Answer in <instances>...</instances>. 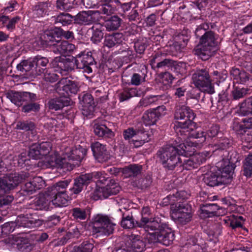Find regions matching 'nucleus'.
<instances>
[{"label": "nucleus", "instance_id": "obj_1", "mask_svg": "<svg viewBox=\"0 0 252 252\" xmlns=\"http://www.w3.org/2000/svg\"><path fill=\"white\" fill-rule=\"evenodd\" d=\"M209 29L208 23H203L198 26L195 35L200 37L199 44L194 50V54L202 60L206 61L211 57L217 46V37L212 31H206Z\"/></svg>", "mask_w": 252, "mask_h": 252}, {"label": "nucleus", "instance_id": "obj_2", "mask_svg": "<svg viewBox=\"0 0 252 252\" xmlns=\"http://www.w3.org/2000/svg\"><path fill=\"white\" fill-rule=\"evenodd\" d=\"M116 225L113 218L102 214L94 216L90 222L93 235L96 236L110 235L113 233Z\"/></svg>", "mask_w": 252, "mask_h": 252}, {"label": "nucleus", "instance_id": "obj_3", "mask_svg": "<svg viewBox=\"0 0 252 252\" xmlns=\"http://www.w3.org/2000/svg\"><path fill=\"white\" fill-rule=\"evenodd\" d=\"M195 117L193 111L185 105L177 106L174 114V119L176 120L174 125V129L177 133L182 135L184 129L193 126L192 122Z\"/></svg>", "mask_w": 252, "mask_h": 252}, {"label": "nucleus", "instance_id": "obj_4", "mask_svg": "<svg viewBox=\"0 0 252 252\" xmlns=\"http://www.w3.org/2000/svg\"><path fill=\"white\" fill-rule=\"evenodd\" d=\"M157 155L164 168L173 170L178 164L182 163V160L178 155L177 147L168 144L159 149Z\"/></svg>", "mask_w": 252, "mask_h": 252}, {"label": "nucleus", "instance_id": "obj_5", "mask_svg": "<svg viewBox=\"0 0 252 252\" xmlns=\"http://www.w3.org/2000/svg\"><path fill=\"white\" fill-rule=\"evenodd\" d=\"M193 211L190 205L188 203H179L171 208L172 218L178 223L185 225L191 221Z\"/></svg>", "mask_w": 252, "mask_h": 252}, {"label": "nucleus", "instance_id": "obj_6", "mask_svg": "<svg viewBox=\"0 0 252 252\" xmlns=\"http://www.w3.org/2000/svg\"><path fill=\"white\" fill-rule=\"evenodd\" d=\"M192 81L194 86L201 92L210 94L215 92L207 70L202 69L197 70L192 75Z\"/></svg>", "mask_w": 252, "mask_h": 252}, {"label": "nucleus", "instance_id": "obj_7", "mask_svg": "<svg viewBox=\"0 0 252 252\" xmlns=\"http://www.w3.org/2000/svg\"><path fill=\"white\" fill-rule=\"evenodd\" d=\"M44 165L47 168L56 167L64 172L72 170L73 163L67 161L65 157L61 158L57 152L50 153L44 156Z\"/></svg>", "mask_w": 252, "mask_h": 252}, {"label": "nucleus", "instance_id": "obj_8", "mask_svg": "<svg viewBox=\"0 0 252 252\" xmlns=\"http://www.w3.org/2000/svg\"><path fill=\"white\" fill-rule=\"evenodd\" d=\"M218 169L216 171L221 184H228L231 182L233 179V174L235 165L230 162L229 160L223 159L219 162L217 166Z\"/></svg>", "mask_w": 252, "mask_h": 252}, {"label": "nucleus", "instance_id": "obj_9", "mask_svg": "<svg viewBox=\"0 0 252 252\" xmlns=\"http://www.w3.org/2000/svg\"><path fill=\"white\" fill-rule=\"evenodd\" d=\"M174 239V232L166 224L161 225L158 232L150 234L149 237V240L151 243L159 242L165 246L171 245Z\"/></svg>", "mask_w": 252, "mask_h": 252}, {"label": "nucleus", "instance_id": "obj_10", "mask_svg": "<svg viewBox=\"0 0 252 252\" xmlns=\"http://www.w3.org/2000/svg\"><path fill=\"white\" fill-rule=\"evenodd\" d=\"M121 187L115 180L109 179L108 182L104 187L96 188L92 197L95 200L106 198L110 195H115L119 192Z\"/></svg>", "mask_w": 252, "mask_h": 252}, {"label": "nucleus", "instance_id": "obj_11", "mask_svg": "<svg viewBox=\"0 0 252 252\" xmlns=\"http://www.w3.org/2000/svg\"><path fill=\"white\" fill-rule=\"evenodd\" d=\"M22 177L18 173L10 174L0 178V195L8 193L22 181Z\"/></svg>", "mask_w": 252, "mask_h": 252}, {"label": "nucleus", "instance_id": "obj_12", "mask_svg": "<svg viewBox=\"0 0 252 252\" xmlns=\"http://www.w3.org/2000/svg\"><path fill=\"white\" fill-rule=\"evenodd\" d=\"M6 97L18 106L22 105L25 102L34 101L36 100V95L34 94L28 92L20 93L14 91L7 92Z\"/></svg>", "mask_w": 252, "mask_h": 252}, {"label": "nucleus", "instance_id": "obj_13", "mask_svg": "<svg viewBox=\"0 0 252 252\" xmlns=\"http://www.w3.org/2000/svg\"><path fill=\"white\" fill-rule=\"evenodd\" d=\"M15 222L17 227L34 228L42 224V221L38 219V216L32 214L19 215Z\"/></svg>", "mask_w": 252, "mask_h": 252}, {"label": "nucleus", "instance_id": "obj_14", "mask_svg": "<svg viewBox=\"0 0 252 252\" xmlns=\"http://www.w3.org/2000/svg\"><path fill=\"white\" fill-rule=\"evenodd\" d=\"M51 149V145L50 142L35 143L30 147L28 155L29 157L35 159H40L47 156Z\"/></svg>", "mask_w": 252, "mask_h": 252}, {"label": "nucleus", "instance_id": "obj_15", "mask_svg": "<svg viewBox=\"0 0 252 252\" xmlns=\"http://www.w3.org/2000/svg\"><path fill=\"white\" fill-rule=\"evenodd\" d=\"M56 91L64 95L70 94H75L77 93L79 88L77 84L67 78H62L56 84Z\"/></svg>", "mask_w": 252, "mask_h": 252}, {"label": "nucleus", "instance_id": "obj_16", "mask_svg": "<svg viewBox=\"0 0 252 252\" xmlns=\"http://www.w3.org/2000/svg\"><path fill=\"white\" fill-rule=\"evenodd\" d=\"M166 108L164 105L157 107L155 109L146 111L143 115L142 121L146 126L156 124L159 117L165 114Z\"/></svg>", "mask_w": 252, "mask_h": 252}, {"label": "nucleus", "instance_id": "obj_17", "mask_svg": "<svg viewBox=\"0 0 252 252\" xmlns=\"http://www.w3.org/2000/svg\"><path fill=\"white\" fill-rule=\"evenodd\" d=\"M74 23L81 25H89L98 22V14L93 10L82 11L73 16Z\"/></svg>", "mask_w": 252, "mask_h": 252}, {"label": "nucleus", "instance_id": "obj_18", "mask_svg": "<svg viewBox=\"0 0 252 252\" xmlns=\"http://www.w3.org/2000/svg\"><path fill=\"white\" fill-rule=\"evenodd\" d=\"M94 59L92 55L89 53L79 54L75 60L77 67L84 69V71L87 73L92 72L93 70L91 65L94 64Z\"/></svg>", "mask_w": 252, "mask_h": 252}, {"label": "nucleus", "instance_id": "obj_19", "mask_svg": "<svg viewBox=\"0 0 252 252\" xmlns=\"http://www.w3.org/2000/svg\"><path fill=\"white\" fill-rule=\"evenodd\" d=\"M87 154V150L81 146L72 149L69 153H66L65 157L67 161L72 164V169L75 165L78 164L83 159Z\"/></svg>", "mask_w": 252, "mask_h": 252}, {"label": "nucleus", "instance_id": "obj_20", "mask_svg": "<svg viewBox=\"0 0 252 252\" xmlns=\"http://www.w3.org/2000/svg\"><path fill=\"white\" fill-rule=\"evenodd\" d=\"M91 148L95 158L99 162L106 161L110 158V154L105 145L95 142L91 144Z\"/></svg>", "mask_w": 252, "mask_h": 252}, {"label": "nucleus", "instance_id": "obj_21", "mask_svg": "<svg viewBox=\"0 0 252 252\" xmlns=\"http://www.w3.org/2000/svg\"><path fill=\"white\" fill-rule=\"evenodd\" d=\"M163 224H161L160 220L157 218H150V219L144 221H139L137 222V225L139 227H142L149 233V237L150 234L152 233H157L156 232H150V231H154L157 230L160 231V228Z\"/></svg>", "mask_w": 252, "mask_h": 252}, {"label": "nucleus", "instance_id": "obj_22", "mask_svg": "<svg viewBox=\"0 0 252 252\" xmlns=\"http://www.w3.org/2000/svg\"><path fill=\"white\" fill-rule=\"evenodd\" d=\"M54 68H58L62 71L68 72L73 69L74 63L67 59L65 56H59L54 58L51 62Z\"/></svg>", "mask_w": 252, "mask_h": 252}, {"label": "nucleus", "instance_id": "obj_23", "mask_svg": "<svg viewBox=\"0 0 252 252\" xmlns=\"http://www.w3.org/2000/svg\"><path fill=\"white\" fill-rule=\"evenodd\" d=\"M49 203H52L55 207H63L67 205L69 197L66 192L60 191L53 192L52 195L48 196Z\"/></svg>", "mask_w": 252, "mask_h": 252}, {"label": "nucleus", "instance_id": "obj_24", "mask_svg": "<svg viewBox=\"0 0 252 252\" xmlns=\"http://www.w3.org/2000/svg\"><path fill=\"white\" fill-rule=\"evenodd\" d=\"M82 113L86 117L93 115L94 111V101L92 95L90 94L83 95L81 100Z\"/></svg>", "mask_w": 252, "mask_h": 252}, {"label": "nucleus", "instance_id": "obj_25", "mask_svg": "<svg viewBox=\"0 0 252 252\" xmlns=\"http://www.w3.org/2000/svg\"><path fill=\"white\" fill-rule=\"evenodd\" d=\"M53 46V51L55 53L68 54L75 49L74 44L69 43L66 41H56V43L51 44Z\"/></svg>", "mask_w": 252, "mask_h": 252}, {"label": "nucleus", "instance_id": "obj_26", "mask_svg": "<svg viewBox=\"0 0 252 252\" xmlns=\"http://www.w3.org/2000/svg\"><path fill=\"white\" fill-rule=\"evenodd\" d=\"M112 0H101L100 1L97 7V10H94V12L98 14V21L100 18V14L110 15L113 14L116 7L112 4Z\"/></svg>", "mask_w": 252, "mask_h": 252}, {"label": "nucleus", "instance_id": "obj_27", "mask_svg": "<svg viewBox=\"0 0 252 252\" xmlns=\"http://www.w3.org/2000/svg\"><path fill=\"white\" fill-rule=\"evenodd\" d=\"M197 144L193 142H188L186 143H181L177 146L178 155L185 157L192 156L196 151L195 148Z\"/></svg>", "mask_w": 252, "mask_h": 252}, {"label": "nucleus", "instance_id": "obj_28", "mask_svg": "<svg viewBox=\"0 0 252 252\" xmlns=\"http://www.w3.org/2000/svg\"><path fill=\"white\" fill-rule=\"evenodd\" d=\"M129 239L130 246L127 247L128 249H130L133 252L143 251L145 248V244L140 235L132 234L129 237Z\"/></svg>", "mask_w": 252, "mask_h": 252}, {"label": "nucleus", "instance_id": "obj_29", "mask_svg": "<svg viewBox=\"0 0 252 252\" xmlns=\"http://www.w3.org/2000/svg\"><path fill=\"white\" fill-rule=\"evenodd\" d=\"M195 126V125L194 123L193 126H190L189 128L184 129L185 131H182V134H184L190 138L199 139V141L200 142V143L204 142L207 139L205 132L202 130L194 129Z\"/></svg>", "mask_w": 252, "mask_h": 252}, {"label": "nucleus", "instance_id": "obj_30", "mask_svg": "<svg viewBox=\"0 0 252 252\" xmlns=\"http://www.w3.org/2000/svg\"><path fill=\"white\" fill-rule=\"evenodd\" d=\"M219 209V206L216 204H206L203 205L200 207V216L201 218L205 219L214 216H217L220 214L217 213Z\"/></svg>", "mask_w": 252, "mask_h": 252}, {"label": "nucleus", "instance_id": "obj_31", "mask_svg": "<svg viewBox=\"0 0 252 252\" xmlns=\"http://www.w3.org/2000/svg\"><path fill=\"white\" fill-rule=\"evenodd\" d=\"M47 104L50 109L57 111L68 105L69 102L65 97H59L49 99Z\"/></svg>", "mask_w": 252, "mask_h": 252}, {"label": "nucleus", "instance_id": "obj_32", "mask_svg": "<svg viewBox=\"0 0 252 252\" xmlns=\"http://www.w3.org/2000/svg\"><path fill=\"white\" fill-rule=\"evenodd\" d=\"M122 34L120 33H115L112 34L106 35L103 43L104 46L109 48H112L122 42Z\"/></svg>", "mask_w": 252, "mask_h": 252}, {"label": "nucleus", "instance_id": "obj_33", "mask_svg": "<svg viewBox=\"0 0 252 252\" xmlns=\"http://www.w3.org/2000/svg\"><path fill=\"white\" fill-rule=\"evenodd\" d=\"M162 54L160 53H157L151 60V65L153 66L157 63L156 67L158 68H162L165 66H170L172 65L173 61L168 59H164L161 61L160 57Z\"/></svg>", "mask_w": 252, "mask_h": 252}, {"label": "nucleus", "instance_id": "obj_34", "mask_svg": "<svg viewBox=\"0 0 252 252\" xmlns=\"http://www.w3.org/2000/svg\"><path fill=\"white\" fill-rule=\"evenodd\" d=\"M231 74L236 83L240 84L246 83L249 80V75L243 70L238 68H233Z\"/></svg>", "mask_w": 252, "mask_h": 252}, {"label": "nucleus", "instance_id": "obj_35", "mask_svg": "<svg viewBox=\"0 0 252 252\" xmlns=\"http://www.w3.org/2000/svg\"><path fill=\"white\" fill-rule=\"evenodd\" d=\"M138 93V91L136 88L124 87L118 94L119 99L120 102H123L137 96Z\"/></svg>", "mask_w": 252, "mask_h": 252}, {"label": "nucleus", "instance_id": "obj_36", "mask_svg": "<svg viewBox=\"0 0 252 252\" xmlns=\"http://www.w3.org/2000/svg\"><path fill=\"white\" fill-rule=\"evenodd\" d=\"M224 221L227 225L234 229L243 226V218L242 216L233 214L226 217Z\"/></svg>", "mask_w": 252, "mask_h": 252}, {"label": "nucleus", "instance_id": "obj_37", "mask_svg": "<svg viewBox=\"0 0 252 252\" xmlns=\"http://www.w3.org/2000/svg\"><path fill=\"white\" fill-rule=\"evenodd\" d=\"M142 166L137 164H131L123 169V173L126 177H135L140 174Z\"/></svg>", "mask_w": 252, "mask_h": 252}, {"label": "nucleus", "instance_id": "obj_38", "mask_svg": "<svg viewBox=\"0 0 252 252\" xmlns=\"http://www.w3.org/2000/svg\"><path fill=\"white\" fill-rule=\"evenodd\" d=\"M94 131L96 135L98 137L111 136L113 135V132L107 127L105 125L95 124L94 126Z\"/></svg>", "mask_w": 252, "mask_h": 252}, {"label": "nucleus", "instance_id": "obj_39", "mask_svg": "<svg viewBox=\"0 0 252 252\" xmlns=\"http://www.w3.org/2000/svg\"><path fill=\"white\" fill-rule=\"evenodd\" d=\"M122 19L118 16L111 17L105 23V27L107 31L117 30L121 26Z\"/></svg>", "mask_w": 252, "mask_h": 252}, {"label": "nucleus", "instance_id": "obj_40", "mask_svg": "<svg viewBox=\"0 0 252 252\" xmlns=\"http://www.w3.org/2000/svg\"><path fill=\"white\" fill-rule=\"evenodd\" d=\"M184 193H185V191H178L175 194H173L172 195L170 194L163 199L162 204L164 206L171 204V209L172 207L175 208L173 204L178 201V198H182Z\"/></svg>", "mask_w": 252, "mask_h": 252}, {"label": "nucleus", "instance_id": "obj_41", "mask_svg": "<svg viewBox=\"0 0 252 252\" xmlns=\"http://www.w3.org/2000/svg\"><path fill=\"white\" fill-rule=\"evenodd\" d=\"M102 26L99 24H96L92 27L93 31L92 40L95 43L99 42L103 36V33L102 30Z\"/></svg>", "mask_w": 252, "mask_h": 252}, {"label": "nucleus", "instance_id": "obj_42", "mask_svg": "<svg viewBox=\"0 0 252 252\" xmlns=\"http://www.w3.org/2000/svg\"><path fill=\"white\" fill-rule=\"evenodd\" d=\"M205 183L210 187H214L222 185L220 180L216 171L204 178Z\"/></svg>", "mask_w": 252, "mask_h": 252}, {"label": "nucleus", "instance_id": "obj_43", "mask_svg": "<svg viewBox=\"0 0 252 252\" xmlns=\"http://www.w3.org/2000/svg\"><path fill=\"white\" fill-rule=\"evenodd\" d=\"M49 3L47 2H39L35 5L33 11L37 17H43L48 10Z\"/></svg>", "mask_w": 252, "mask_h": 252}, {"label": "nucleus", "instance_id": "obj_44", "mask_svg": "<svg viewBox=\"0 0 252 252\" xmlns=\"http://www.w3.org/2000/svg\"><path fill=\"white\" fill-rule=\"evenodd\" d=\"M73 20V16L68 13H62L57 16L55 23H61L63 26L70 24Z\"/></svg>", "mask_w": 252, "mask_h": 252}, {"label": "nucleus", "instance_id": "obj_45", "mask_svg": "<svg viewBox=\"0 0 252 252\" xmlns=\"http://www.w3.org/2000/svg\"><path fill=\"white\" fill-rule=\"evenodd\" d=\"M240 111L243 115L252 113V96L248 98L242 103Z\"/></svg>", "mask_w": 252, "mask_h": 252}, {"label": "nucleus", "instance_id": "obj_46", "mask_svg": "<svg viewBox=\"0 0 252 252\" xmlns=\"http://www.w3.org/2000/svg\"><path fill=\"white\" fill-rule=\"evenodd\" d=\"M137 222L135 221L132 216L128 215L125 217L123 216V219L121 222V225L122 227L126 229H130L134 227L137 224Z\"/></svg>", "mask_w": 252, "mask_h": 252}, {"label": "nucleus", "instance_id": "obj_47", "mask_svg": "<svg viewBox=\"0 0 252 252\" xmlns=\"http://www.w3.org/2000/svg\"><path fill=\"white\" fill-rule=\"evenodd\" d=\"M210 153L207 151H204L201 153L193 154L192 156L193 159L198 166L200 164L205 162L208 157L210 156Z\"/></svg>", "mask_w": 252, "mask_h": 252}, {"label": "nucleus", "instance_id": "obj_48", "mask_svg": "<svg viewBox=\"0 0 252 252\" xmlns=\"http://www.w3.org/2000/svg\"><path fill=\"white\" fill-rule=\"evenodd\" d=\"M243 171L244 175L246 177H251L252 175V154L246 158Z\"/></svg>", "mask_w": 252, "mask_h": 252}, {"label": "nucleus", "instance_id": "obj_49", "mask_svg": "<svg viewBox=\"0 0 252 252\" xmlns=\"http://www.w3.org/2000/svg\"><path fill=\"white\" fill-rule=\"evenodd\" d=\"M93 248L92 244L86 242L78 247H74L70 252H92Z\"/></svg>", "mask_w": 252, "mask_h": 252}, {"label": "nucleus", "instance_id": "obj_50", "mask_svg": "<svg viewBox=\"0 0 252 252\" xmlns=\"http://www.w3.org/2000/svg\"><path fill=\"white\" fill-rule=\"evenodd\" d=\"M72 216L75 220H84L87 218L86 211L84 209L76 207L71 210Z\"/></svg>", "mask_w": 252, "mask_h": 252}, {"label": "nucleus", "instance_id": "obj_51", "mask_svg": "<svg viewBox=\"0 0 252 252\" xmlns=\"http://www.w3.org/2000/svg\"><path fill=\"white\" fill-rule=\"evenodd\" d=\"M70 181L64 180L57 183L51 188V190L53 192L63 191L66 192V188L68 186Z\"/></svg>", "mask_w": 252, "mask_h": 252}, {"label": "nucleus", "instance_id": "obj_52", "mask_svg": "<svg viewBox=\"0 0 252 252\" xmlns=\"http://www.w3.org/2000/svg\"><path fill=\"white\" fill-rule=\"evenodd\" d=\"M16 128L25 131L33 130L35 128V125L31 121L19 122L16 125Z\"/></svg>", "mask_w": 252, "mask_h": 252}, {"label": "nucleus", "instance_id": "obj_53", "mask_svg": "<svg viewBox=\"0 0 252 252\" xmlns=\"http://www.w3.org/2000/svg\"><path fill=\"white\" fill-rule=\"evenodd\" d=\"M15 227H17L15 222H8L1 225L0 230L2 235H6L12 232Z\"/></svg>", "mask_w": 252, "mask_h": 252}, {"label": "nucleus", "instance_id": "obj_54", "mask_svg": "<svg viewBox=\"0 0 252 252\" xmlns=\"http://www.w3.org/2000/svg\"><path fill=\"white\" fill-rule=\"evenodd\" d=\"M159 96L158 95H151L142 98L139 102V104L140 106L147 107L152 104L157 102Z\"/></svg>", "mask_w": 252, "mask_h": 252}, {"label": "nucleus", "instance_id": "obj_55", "mask_svg": "<svg viewBox=\"0 0 252 252\" xmlns=\"http://www.w3.org/2000/svg\"><path fill=\"white\" fill-rule=\"evenodd\" d=\"M59 76L55 73L49 70H46L44 73L43 80L50 83H54L59 79Z\"/></svg>", "mask_w": 252, "mask_h": 252}, {"label": "nucleus", "instance_id": "obj_56", "mask_svg": "<svg viewBox=\"0 0 252 252\" xmlns=\"http://www.w3.org/2000/svg\"><path fill=\"white\" fill-rule=\"evenodd\" d=\"M172 65L173 66L174 71L177 74L184 75L186 73L187 69L186 63L182 62L177 63L173 61Z\"/></svg>", "mask_w": 252, "mask_h": 252}, {"label": "nucleus", "instance_id": "obj_57", "mask_svg": "<svg viewBox=\"0 0 252 252\" xmlns=\"http://www.w3.org/2000/svg\"><path fill=\"white\" fill-rule=\"evenodd\" d=\"M42 38L46 42L49 43L51 42L56 43L55 32L53 30L45 31L42 35Z\"/></svg>", "mask_w": 252, "mask_h": 252}, {"label": "nucleus", "instance_id": "obj_58", "mask_svg": "<svg viewBox=\"0 0 252 252\" xmlns=\"http://www.w3.org/2000/svg\"><path fill=\"white\" fill-rule=\"evenodd\" d=\"M32 62L37 68L40 66L45 67L49 63V60L47 58L37 56L33 58Z\"/></svg>", "mask_w": 252, "mask_h": 252}, {"label": "nucleus", "instance_id": "obj_59", "mask_svg": "<svg viewBox=\"0 0 252 252\" xmlns=\"http://www.w3.org/2000/svg\"><path fill=\"white\" fill-rule=\"evenodd\" d=\"M181 166H183V169L186 170H191V169L197 168V166L192 156L187 160H184L183 163L180 164Z\"/></svg>", "mask_w": 252, "mask_h": 252}, {"label": "nucleus", "instance_id": "obj_60", "mask_svg": "<svg viewBox=\"0 0 252 252\" xmlns=\"http://www.w3.org/2000/svg\"><path fill=\"white\" fill-rule=\"evenodd\" d=\"M144 81V78H143L141 75L137 73H134L131 75L130 82L128 84L137 86L140 85L141 83Z\"/></svg>", "mask_w": 252, "mask_h": 252}, {"label": "nucleus", "instance_id": "obj_61", "mask_svg": "<svg viewBox=\"0 0 252 252\" xmlns=\"http://www.w3.org/2000/svg\"><path fill=\"white\" fill-rule=\"evenodd\" d=\"M14 200L12 195H0V208L10 205Z\"/></svg>", "mask_w": 252, "mask_h": 252}, {"label": "nucleus", "instance_id": "obj_62", "mask_svg": "<svg viewBox=\"0 0 252 252\" xmlns=\"http://www.w3.org/2000/svg\"><path fill=\"white\" fill-rule=\"evenodd\" d=\"M31 101L29 103L24 105L22 107V111L25 113H29L31 111H36L39 109V105L36 103Z\"/></svg>", "mask_w": 252, "mask_h": 252}, {"label": "nucleus", "instance_id": "obj_63", "mask_svg": "<svg viewBox=\"0 0 252 252\" xmlns=\"http://www.w3.org/2000/svg\"><path fill=\"white\" fill-rule=\"evenodd\" d=\"M134 49L136 53L139 54H142L144 53L147 45L146 41L144 40L141 41H137L134 43Z\"/></svg>", "mask_w": 252, "mask_h": 252}, {"label": "nucleus", "instance_id": "obj_64", "mask_svg": "<svg viewBox=\"0 0 252 252\" xmlns=\"http://www.w3.org/2000/svg\"><path fill=\"white\" fill-rule=\"evenodd\" d=\"M141 219L140 221H146L150 218H152V213L151 208L149 206H145L142 208L141 211Z\"/></svg>", "mask_w": 252, "mask_h": 252}]
</instances>
